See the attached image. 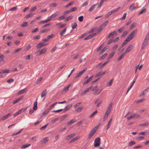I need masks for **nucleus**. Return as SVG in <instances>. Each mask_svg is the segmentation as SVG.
<instances>
[{
  "instance_id": "obj_1",
  "label": "nucleus",
  "mask_w": 149,
  "mask_h": 149,
  "mask_svg": "<svg viewBox=\"0 0 149 149\" xmlns=\"http://www.w3.org/2000/svg\"><path fill=\"white\" fill-rule=\"evenodd\" d=\"M149 40V32L146 35L141 46V49H143L147 46Z\"/></svg>"
},
{
  "instance_id": "obj_2",
  "label": "nucleus",
  "mask_w": 149,
  "mask_h": 149,
  "mask_svg": "<svg viewBox=\"0 0 149 149\" xmlns=\"http://www.w3.org/2000/svg\"><path fill=\"white\" fill-rule=\"evenodd\" d=\"M98 127L97 126H96L90 132V134H89L88 139H90L94 135V134L96 132V131L97 130Z\"/></svg>"
},
{
  "instance_id": "obj_3",
  "label": "nucleus",
  "mask_w": 149,
  "mask_h": 149,
  "mask_svg": "<svg viewBox=\"0 0 149 149\" xmlns=\"http://www.w3.org/2000/svg\"><path fill=\"white\" fill-rule=\"evenodd\" d=\"M38 100V98H37L36 99V101L34 103V106L33 107V109H31L29 112V113L30 114H31L34 112V110H36L37 109V100Z\"/></svg>"
},
{
  "instance_id": "obj_4",
  "label": "nucleus",
  "mask_w": 149,
  "mask_h": 149,
  "mask_svg": "<svg viewBox=\"0 0 149 149\" xmlns=\"http://www.w3.org/2000/svg\"><path fill=\"white\" fill-rule=\"evenodd\" d=\"M101 143L100 138V137L96 138L95 141L94 146L95 147H98L100 146Z\"/></svg>"
},
{
  "instance_id": "obj_5",
  "label": "nucleus",
  "mask_w": 149,
  "mask_h": 149,
  "mask_svg": "<svg viewBox=\"0 0 149 149\" xmlns=\"http://www.w3.org/2000/svg\"><path fill=\"white\" fill-rule=\"evenodd\" d=\"M87 68H85L82 71L79 72L75 76V78H77L78 77H79L83 73H84L85 72V71H86L87 70Z\"/></svg>"
},
{
  "instance_id": "obj_6",
  "label": "nucleus",
  "mask_w": 149,
  "mask_h": 149,
  "mask_svg": "<svg viewBox=\"0 0 149 149\" xmlns=\"http://www.w3.org/2000/svg\"><path fill=\"white\" fill-rule=\"evenodd\" d=\"M133 45H130L128 46L126 49L125 51L124 52L126 54L130 52L133 48Z\"/></svg>"
},
{
  "instance_id": "obj_7",
  "label": "nucleus",
  "mask_w": 149,
  "mask_h": 149,
  "mask_svg": "<svg viewBox=\"0 0 149 149\" xmlns=\"http://www.w3.org/2000/svg\"><path fill=\"white\" fill-rule=\"evenodd\" d=\"M12 115V113H9L2 117L1 118V120H4L7 119L9 116Z\"/></svg>"
},
{
  "instance_id": "obj_8",
  "label": "nucleus",
  "mask_w": 149,
  "mask_h": 149,
  "mask_svg": "<svg viewBox=\"0 0 149 149\" xmlns=\"http://www.w3.org/2000/svg\"><path fill=\"white\" fill-rule=\"evenodd\" d=\"M136 117V118H139L140 117V116L137 115V114H132L131 116L127 118V120H129L130 119H132L134 117Z\"/></svg>"
},
{
  "instance_id": "obj_9",
  "label": "nucleus",
  "mask_w": 149,
  "mask_h": 149,
  "mask_svg": "<svg viewBox=\"0 0 149 149\" xmlns=\"http://www.w3.org/2000/svg\"><path fill=\"white\" fill-rule=\"evenodd\" d=\"M75 135V133L71 134L67 136L65 139L67 141L70 140V139L74 137Z\"/></svg>"
},
{
  "instance_id": "obj_10",
  "label": "nucleus",
  "mask_w": 149,
  "mask_h": 149,
  "mask_svg": "<svg viewBox=\"0 0 149 149\" xmlns=\"http://www.w3.org/2000/svg\"><path fill=\"white\" fill-rule=\"evenodd\" d=\"M137 32V30H135L132 32L129 36L132 39L135 36V34Z\"/></svg>"
},
{
  "instance_id": "obj_11",
  "label": "nucleus",
  "mask_w": 149,
  "mask_h": 149,
  "mask_svg": "<svg viewBox=\"0 0 149 149\" xmlns=\"http://www.w3.org/2000/svg\"><path fill=\"white\" fill-rule=\"evenodd\" d=\"M71 84H69L68 86H67L66 87H65L63 89L62 91L63 92H67L69 90L70 87L71 86Z\"/></svg>"
},
{
  "instance_id": "obj_12",
  "label": "nucleus",
  "mask_w": 149,
  "mask_h": 149,
  "mask_svg": "<svg viewBox=\"0 0 149 149\" xmlns=\"http://www.w3.org/2000/svg\"><path fill=\"white\" fill-rule=\"evenodd\" d=\"M113 105V103L111 102L109 105V106L107 108V110L106 112L108 113H110V112L111 108L112 107V106Z\"/></svg>"
},
{
  "instance_id": "obj_13",
  "label": "nucleus",
  "mask_w": 149,
  "mask_h": 149,
  "mask_svg": "<svg viewBox=\"0 0 149 149\" xmlns=\"http://www.w3.org/2000/svg\"><path fill=\"white\" fill-rule=\"evenodd\" d=\"M24 96L22 95L20 97L18 98L16 100H15L13 102V104H15L18 102H19L20 101L22 100Z\"/></svg>"
},
{
  "instance_id": "obj_14",
  "label": "nucleus",
  "mask_w": 149,
  "mask_h": 149,
  "mask_svg": "<svg viewBox=\"0 0 149 149\" xmlns=\"http://www.w3.org/2000/svg\"><path fill=\"white\" fill-rule=\"evenodd\" d=\"M117 33L116 32V31H114L109 34V35L107 37V39L111 37L113 35H117Z\"/></svg>"
},
{
  "instance_id": "obj_15",
  "label": "nucleus",
  "mask_w": 149,
  "mask_h": 149,
  "mask_svg": "<svg viewBox=\"0 0 149 149\" xmlns=\"http://www.w3.org/2000/svg\"><path fill=\"white\" fill-rule=\"evenodd\" d=\"M46 44H44L42 43H38L36 46V47L38 49H40L42 47L46 45Z\"/></svg>"
},
{
  "instance_id": "obj_16",
  "label": "nucleus",
  "mask_w": 149,
  "mask_h": 149,
  "mask_svg": "<svg viewBox=\"0 0 149 149\" xmlns=\"http://www.w3.org/2000/svg\"><path fill=\"white\" fill-rule=\"evenodd\" d=\"M108 22V21H106L105 22L103 23L100 27L102 28L103 29H104L107 25Z\"/></svg>"
},
{
  "instance_id": "obj_17",
  "label": "nucleus",
  "mask_w": 149,
  "mask_h": 149,
  "mask_svg": "<svg viewBox=\"0 0 149 149\" xmlns=\"http://www.w3.org/2000/svg\"><path fill=\"white\" fill-rule=\"evenodd\" d=\"M48 137H47L44 138L42 140H41V142L42 144L45 143L48 141Z\"/></svg>"
},
{
  "instance_id": "obj_18",
  "label": "nucleus",
  "mask_w": 149,
  "mask_h": 149,
  "mask_svg": "<svg viewBox=\"0 0 149 149\" xmlns=\"http://www.w3.org/2000/svg\"><path fill=\"white\" fill-rule=\"evenodd\" d=\"M26 91H27V90H26V88L25 89H22L21 90H20L18 92V93H17V95H19L21 94H22L23 93H25Z\"/></svg>"
},
{
  "instance_id": "obj_19",
  "label": "nucleus",
  "mask_w": 149,
  "mask_h": 149,
  "mask_svg": "<svg viewBox=\"0 0 149 149\" xmlns=\"http://www.w3.org/2000/svg\"><path fill=\"white\" fill-rule=\"evenodd\" d=\"M115 52H113L111 53L108 56L107 59L109 61L112 58L115 54Z\"/></svg>"
},
{
  "instance_id": "obj_20",
  "label": "nucleus",
  "mask_w": 149,
  "mask_h": 149,
  "mask_svg": "<svg viewBox=\"0 0 149 149\" xmlns=\"http://www.w3.org/2000/svg\"><path fill=\"white\" fill-rule=\"evenodd\" d=\"M108 48V46H105L102 49L100 52V54H102Z\"/></svg>"
},
{
  "instance_id": "obj_21",
  "label": "nucleus",
  "mask_w": 149,
  "mask_h": 149,
  "mask_svg": "<svg viewBox=\"0 0 149 149\" xmlns=\"http://www.w3.org/2000/svg\"><path fill=\"white\" fill-rule=\"evenodd\" d=\"M72 106V104H68V105L66 107V109L64 110V111L65 112H66L68 110L70 107Z\"/></svg>"
},
{
  "instance_id": "obj_22",
  "label": "nucleus",
  "mask_w": 149,
  "mask_h": 149,
  "mask_svg": "<svg viewBox=\"0 0 149 149\" xmlns=\"http://www.w3.org/2000/svg\"><path fill=\"white\" fill-rule=\"evenodd\" d=\"M112 120V118H111L110 119L109 121L108 124H107V129L108 130L110 127V125L111 124Z\"/></svg>"
},
{
  "instance_id": "obj_23",
  "label": "nucleus",
  "mask_w": 149,
  "mask_h": 149,
  "mask_svg": "<svg viewBox=\"0 0 149 149\" xmlns=\"http://www.w3.org/2000/svg\"><path fill=\"white\" fill-rule=\"evenodd\" d=\"M126 55V54L124 52L117 59V61H119L121 60Z\"/></svg>"
},
{
  "instance_id": "obj_24",
  "label": "nucleus",
  "mask_w": 149,
  "mask_h": 149,
  "mask_svg": "<svg viewBox=\"0 0 149 149\" xmlns=\"http://www.w3.org/2000/svg\"><path fill=\"white\" fill-rule=\"evenodd\" d=\"M126 55V54L124 52L117 59V61H119L121 60Z\"/></svg>"
},
{
  "instance_id": "obj_25",
  "label": "nucleus",
  "mask_w": 149,
  "mask_h": 149,
  "mask_svg": "<svg viewBox=\"0 0 149 149\" xmlns=\"http://www.w3.org/2000/svg\"><path fill=\"white\" fill-rule=\"evenodd\" d=\"M50 111V109H47L45 110V111L42 113V115L43 116H45Z\"/></svg>"
},
{
  "instance_id": "obj_26",
  "label": "nucleus",
  "mask_w": 149,
  "mask_h": 149,
  "mask_svg": "<svg viewBox=\"0 0 149 149\" xmlns=\"http://www.w3.org/2000/svg\"><path fill=\"white\" fill-rule=\"evenodd\" d=\"M134 5V3H132L131 4V5L129 8V9L131 11H133L134 10V9H136L138 8V7H133V8H132V7Z\"/></svg>"
},
{
  "instance_id": "obj_27",
  "label": "nucleus",
  "mask_w": 149,
  "mask_h": 149,
  "mask_svg": "<svg viewBox=\"0 0 149 149\" xmlns=\"http://www.w3.org/2000/svg\"><path fill=\"white\" fill-rule=\"evenodd\" d=\"M109 61L108 60L106 62H104V63H103L102 64H101V65L100 66V67L99 68V70H100L101 69H102L103 68L104 66L106 65V64H107Z\"/></svg>"
},
{
  "instance_id": "obj_28",
  "label": "nucleus",
  "mask_w": 149,
  "mask_h": 149,
  "mask_svg": "<svg viewBox=\"0 0 149 149\" xmlns=\"http://www.w3.org/2000/svg\"><path fill=\"white\" fill-rule=\"evenodd\" d=\"M66 30H67V28L66 27H65L63 29V30L61 32V33H60V35H61V36H66L67 35H68V34H67L66 35H65V36L63 35L64 33L66 31Z\"/></svg>"
},
{
  "instance_id": "obj_29",
  "label": "nucleus",
  "mask_w": 149,
  "mask_h": 149,
  "mask_svg": "<svg viewBox=\"0 0 149 149\" xmlns=\"http://www.w3.org/2000/svg\"><path fill=\"white\" fill-rule=\"evenodd\" d=\"M147 11V9L146 8H144L142 9V10L138 14V15H140L143 13H145Z\"/></svg>"
},
{
  "instance_id": "obj_30",
  "label": "nucleus",
  "mask_w": 149,
  "mask_h": 149,
  "mask_svg": "<svg viewBox=\"0 0 149 149\" xmlns=\"http://www.w3.org/2000/svg\"><path fill=\"white\" fill-rule=\"evenodd\" d=\"M109 114V113L106 112L103 118V121H105L106 120L107 118L108 115Z\"/></svg>"
},
{
  "instance_id": "obj_31",
  "label": "nucleus",
  "mask_w": 149,
  "mask_h": 149,
  "mask_svg": "<svg viewBox=\"0 0 149 149\" xmlns=\"http://www.w3.org/2000/svg\"><path fill=\"white\" fill-rule=\"evenodd\" d=\"M33 15V13H30L29 14H28L26 15L25 17V18H29L31 17H32Z\"/></svg>"
},
{
  "instance_id": "obj_32",
  "label": "nucleus",
  "mask_w": 149,
  "mask_h": 149,
  "mask_svg": "<svg viewBox=\"0 0 149 149\" xmlns=\"http://www.w3.org/2000/svg\"><path fill=\"white\" fill-rule=\"evenodd\" d=\"M83 108V106H81L77 109L76 110V111L77 112H80L81 111Z\"/></svg>"
},
{
  "instance_id": "obj_33",
  "label": "nucleus",
  "mask_w": 149,
  "mask_h": 149,
  "mask_svg": "<svg viewBox=\"0 0 149 149\" xmlns=\"http://www.w3.org/2000/svg\"><path fill=\"white\" fill-rule=\"evenodd\" d=\"M42 77L39 78L35 83L36 84H37L40 83L42 80Z\"/></svg>"
},
{
  "instance_id": "obj_34",
  "label": "nucleus",
  "mask_w": 149,
  "mask_h": 149,
  "mask_svg": "<svg viewBox=\"0 0 149 149\" xmlns=\"http://www.w3.org/2000/svg\"><path fill=\"white\" fill-rule=\"evenodd\" d=\"M102 70H101L100 72H99L96 74L95 76V77H97L100 76L102 75Z\"/></svg>"
},
{
  "instance_id": "obj_35",
  "label": "nucleus",
  "mask_w": 149,
  "mask_h": 149,
  "mask_svg": "<svg viewBox=\"0 0 149 149\" xmlns=\"http://www.w3.org/2000/svg\"><path fill=\"white\" fill-rule=\"evenodd\" d=\"M79 137H76L74 138V139H72L70 142L69 143H72L74 141H76L78 139Z\"/></svg>"
},
{
  "instance_id": "obj_36",
  "label": "nucleus",
  "mask_w": 149,
  "mask_h": 149,
  "mask_svg": "<svg viewBox=\"0 0 149 149\" xmlns=\"http://www.w3.org/2000/svg\"><path fill=\"white\" fill-rule=\"evenodd\" d=\"M97 113V111L96 110L94 112H93L89 116V118H91L92 117H93Z\"/></svg>"
},
{
  "instance_id": "obj_37",
  "label": "nucleus",
  "mask_w": 149,
  "mask_h": 149,
  "mask_svg": "<svg viewBox=\"0 0 149 149\" xmlns=\"http://www.w3.org/2000/svg\"><path fill=\"white\" fill-rule=\"evenodd\" d=\"M89 91L88 89L87 88L85 90L82 91L81 92V94L82 95H85V93H86L88 92Z\"/></svg>"
},
{
  "instance_id": "obj_38",
  "label": "nucleus",
  "mask_w": 149,
  "mask_h": 149,
  "mask_svg": "<svg viewBox=\"0 0 149 149\" xmlns=\"http://www.w3.org/2000/svg\"><path fill=\"white\" fill-rule=\"evenodd\" d=\"M46 92H47V89H45L42 92L41 95V97H43L46 94Z\"/></svg>"
},
{
  "instance_id": "obj_39",
  "label": "nucleus",
  "mask_w": 149,
  "mask_h": 149,
  "mask_svg": "<svg viewBox=\"0 0 149 149\" xmlns=\"http://www.w3.org/2000/svg\"><path fill=\"white\" fill-rule=\"evenodd\" d=\"M104 43L102 44L97 49V51L98 52L100 51L102 48L104 46Z\"/></svg>"
},
{
  "instance_id": "obj_40",
  "label": "nucleus",
  "mask_w": 149,
  "mask_h": 149,
  "mask_svg": "<svg viewBox=\"0 0 149 149\" xmlns=\"http://www.w3.org/2000/svg\"><path fill=\"white\" fill-rule=\"evenodd\" d=\"M136 22H134L130 26V29H131L132 28L135 27L136 25Z\"/></svg>"
},
{
  "instance_id": "obj_41",
  "label": "nucleus",
  "mask_w": 149,
  "mask_h": 149,
  "mask_svg": "<svg viewBox=\"0 0 149 149\" xmlns=\"http://www.w3.org/2000/svg\"><path fill=\"white\" fill-rule=\"evenodd\" d=\"M30 145L31 144H30L23 145L21 147V148L22 149H24L30 146Z\"/></svg>"
},
{
  "instance_id": "obj_42",
  "label": "nucleus",
  "mask_w": 149,
  "mask_h": 149,
  "mask_svg": "<svg viewBox=\"0 0 149 149\" xmlns=\"http://www.w3.org/2000/svg\"><path fill=\"white\" fill-rule=\"evenodd\" d=\"M120 8V7H119L117 8L114 9V10H113L110 12L111 13V14L114 13L115 12L117 11Z\"/></svg>"
},
{
  "instance_id": "obj_43",
  "label": "nucleus",
  "mask_w": 149,
  "mask_h": 149,
  "mask_svg": "<svg viewBox=\"0 0 149 149\" xmlns=\"http://www.w3.org/2000/svg\"><path fill=\"white\" fill-rule=\"evenodd\" d=\"M23 129H22L20 130L19 132H18L13 134L12 135V136H13L15 135H17V134H20L21 132L22 131V130H23Z\"/></svg>"
},
{
  "instance_id": "obj_44",
  "label": "nucleus",
  "mask_w": 149,
  "mask_h": 149,
  "mask_svg": "<svg viewBox=\"0 0 149 149\" xmlns=\"http://www.w3.org/2000/svg\"><path fill=\"white\" fill-rule=\"evenodd\" d=\"M128 32L127 31H124L123 34L121 35L122 37H124L128 33Z\"/></svg>"
},
{
  "instance_id": "obj_45",
  "label": "nucleus",
  "mask_w": 149,
  "mask_h": 149,
  "mask_svg": "<svg viewBox=\"0 0 149 149\" xmlns=\"http://www.w3.org/2000/svg\"><path fill=\"white\" fill-rule=\"evenodd\" d=\"M76 121L75 120H70L69 122L67 123V125H69L71 124H72L74 123Z\"/></svg>"
},
{
  "instance_id": "obj_46",
  "label": "nucleus",
  "mask_w": 149,
  "mask_h": 149,
  "mask_svg": "<svg viewBox=\"0 0 149 149\" xmlns=\"http://www.w3.org/2000/svg\"><path fill=\"white\" fill-rule=\"evenodd\" d=\"M145 100V99L144 98H143L141 99H140L139 100H137L136 102L137 103H140L144 101V100Z\"/></svg>"
},
{
  "instance_id": "obj_47",
  "label": "nucleus",
  "mask_w": 149,
  "mask_h": 149,
  "mask_svg": "<svg viewBox=\"0 0 149 149\" xmlns=\"http://www.w3.org/2000/svg\"><path fill=\"white\" fill-rule=\"evenodd\" d=\"M47 49L45 48H44L42 49L41 51H40V53L41 54H45L46 52Z\"/></svg>"
},
{
  "instance_id": "obj_48",
  "label": "nucleus",
  "mask_w": 149,
  "mask_h": 149,
  "mask_svg": "<svg viewBox=\"0 0 149 149\" xmlns=\"http://www.w3.org/2000/svg\"><path fill=\"white\" fill-rule=\"evenodd\" d=\"M57 102H56L54 103L53 104H52L50 106V107H49V109H50V110L52 109V108H53L54 106L56 105V104H57Z\"/></svg>"
},
{
  "instance_id": "obj_49",
  "label": "nucleus",
  "mask_w": 149,
  "mask_h": 149,
  "mask_svg": "<svg viewBox=\"0 0 149 149\" xmlns=\"http://www.w3.org/2000/svg\"><path fill=\"white\" fill-rule=\"evenodd\" d=\"M22 109H21L19 111H18V112H16L14 114V116H16L18 114H20L21 113V111L22 110Z\"/></svg>"
},
{
  "instance_id": "obj_50",
  "label": "nucleus",
  "mask_w": 149,
  "mask_h": 149,
  "mask_svg": "<svg viewBox=\"0 0 149 149\" xmlns=\"http://www.w3.org/2000/svg\"><path fill=\"white\" fill-rule=\"evenodd\" d=\"M136 143V142L133 141H131L129 143L128 146H131Z\"/></svg>"
},
{
  "instance_id": "obj_51",
  "label": "nucleus",
  "mask_w": 149,
  "mask_h": 149,
  "mask_svg": "<svg viewBox=\"0 0 149 149\" xmlns=\"http://www.w3.org/2000/svg\"><path fill=\"white\" fill-rule=\"evenodd\" d=\"M49 29H46L44 30H42L40 31V33H44L45 32H47L48 31H49Z\"/></svg>"
},
{
  "instance_id": "obj_52",
  "label": "nucleus",
  "mask_w": 149,
  "mask_h": 149,
  "mask_svg": "<svg viewBox=\"0 0 149 149\" xmlns=\"http://www.w3.org/2000/svg\"><path fill=\"white\" fill-rule=\"evenodd\" d=\"M141 126H146L149 125V123L147 122L144 123H143L140 124Z\"/></svg>"
},
{
  "instance_id": "obj_53",
  "label": "nucleus",
  "mask_w": 149,
  "mask_h": 149,
  "mask_svg": "<svg viewBox=\"0 0 149 149\" xmlns=\"http://www.w3.org/2000/svg\"><path fill=\"white\" fill-rule=\"evenodd\" d=\"M74 2V1H72L71 2L69 3L67 5L65 6V7L66 8L68 7H69L71 6L72 4H73Z\"/></svg>"
},
{
  "instance_id": "obj_54",
  "label": "nucleus",
  "mask_w": 149,
  "mask_h": 149,
  "mask_svg": "<svg viewBox=\"0 0 149 149\" xmlns=\"http://www.w3.org/2000/svg\"><path fill=\"white\" fill-rule=\"evenodd\" d=\"M73 16H72V15L68 17L65 19V21H68V20H70L72 19V18H73Z\"/></svg>"
},
{
  "instance_id": "obj_55",
  "label": "nucleus",
  "mask_w": 149,
  "mask_h": 149,
  "mask_svg": "<svg viewBox=\"0 0 149 149\" xmlns=\"http://www.w3.org/2000/svg\"><path fill=\"white\" fill-rule=\"evenodd\" d=\"M113 79H111L109 82V83L108 84H107V86H110L113 83Z\"/></svg>"
},
{
  "instance_id": "obj_56",
  "label": "nucleus",
  "mask_w": 149,
  "mask_h": 149,
  "mask_svg": "<svg viewBox=\"0 0 149 149\" xmlns=\"http://www.w3.org/2000/svg\"><path fill=\"white\" fill-rule=\"evenodd\" d=\"M92 38H93V37H92V36H91V34H90V35L88 36H87L86 38H84V40H87L90 39Z\"/></svg>"
},
{
  "instance_id": "obj_57",
  "label": "nucleus",
  "mask_w": 149,
  "mask_h": 149,
  "mask_svg": "<svg viewBox=\"0 0 149 149\" xmlns=\"http://www.w3.org/2000/svg\"><path fill=\"white\" fill-rule=\"evenodd\" d=\"M97 5V4H94V5H93V6H92L89 9V11L91 12L94 9V7H95V6L96 5Z\"/></svg>"
},
{
  "instance_id": "obj_58",
  "label": "nucleus",
  "mask_w": 149,
  "mask_h": 149,
  "mask_svg": "<svg viewBox=\"0 0 149 149\" xmlns=\"http://www.w3.org/2000/svg\"><path fill=\"white\" fill-rule=\"evenodd\" d=\"M68 116V114H65L61 118V120H63L65 118L67 117Z\"/></svg>"
},
{
  "instance_id": "obj_59",
  "label": "nucleus",
  "mask_w": 149,
  "mask_h": 149,
  "mask_svg": "<svg viewBox=\"0 0 149 149\" xmlns=\"http://www.w3.org/2000/svg\"><path fill=\"white\" fill-rule=\"evenodd\" d=\"M48 125V124H47L45 125L42 127H41L40 129V130L42 131L45 130V129L47 127V125Z\"/></svg>"
},
{
  "instance_id": "obj_60",
  "label": "nucleus",
  "mask_w": 149,
  "mask_h": 149,
  "mask_svg": "<svg viewBox=\"0 0 149 149\" xmlns=\"http://www.w3.org/2000/svg\"><path fill=\"white\" fill-rule=\"evenodd\" d=\"M27 24H28V22H25L23 23V24H22L21 26L22 27H25L27 26Z\"/></svg>"
},
{
  "instance_id": "obj_61",
  "label": "nucleus",
  "mask_w": 149,
  "mask_h": 149,
  "mask_svg": "<svg viewBox=\"0 0 149 149\" xmlns=\"http://www.w3.org/2000/svg\"><path fill=\"white\" fill-rule=\"evenodd\" d=\"M84 17L83 16H81L78 17V20L80 22H81L83 21Z\"/></svg>"
},
{
  "instance_id": "obj_62",
  "label": "nucleus",
  "mask_w": 149,
  "mask_h": 149,
  "mask_svg": "<svg viewBox=\"0 0 149 149\" xmlns=\"http://www.w3.org/2000/svg\"><path fill=\"white\" fill-rule=\"evenodd\" d=\"M107 54H105L103 55H102L100 58L102 60H103L107 56Z\"/></svg>"
},
{
  "instance_id": "obj_63",
  "label": "nucleus",
  "mask_w": 149,
  "mask_h": 149,
  "mask_svg": "<svg viewBox=\"0 0 149 149\" xmlns=\"http://www.w3.org/2000/svg\"><path fill=\"white\" fill-rule=\"evenodd\" d=\"M124 29V27H122L120 28L119 29H118L117 30V31L119 33H121L123 30Z\"/></svg>"
},
{
  "instance_id": "obj_64",
  "label": "nucleus",
  "mask_w": 149,
  "mask_h": 149,
  "mask_svg": "<svg viewBox=\"0 0 149 149\" xmlns=\"http://www.w3.org/2000/svg\"><path fill=\"white\" fill-rule=\"evenodd\" d=\"M35 54L37 56H39L41 54H42L41 53H40V50H38L36 52Z\"/></svg>"
}]
</instances>
